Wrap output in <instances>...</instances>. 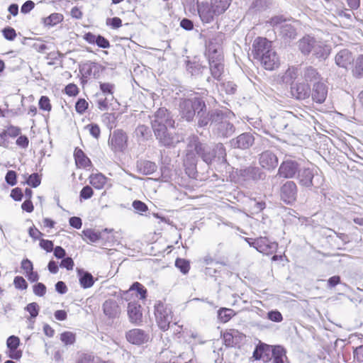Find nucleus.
I'll return each mask as SVG.
<instances>
[{
	"label": "nucleus",
	"mask_w": 363,
	"mask_h": 363,
	"mask_svg": "<svg viewBox=\"0 0 363 363\" xmlns=\"http://www.w3.org/2000/svg\"><path fill=\"white\" fill-rule=\"evenodd\" d=\"M84 40L89 44L96 45L99 48L106 49L111 45L108 39L101 35H95L91 32L86 33L83 37Z\"/></svg>",
	"instance_id": "cd10ccee"
},
{
	"label": "nucleus",
	"mask_w": 363,
	"mask_h": 363,
	"mask_svg": "<svg viewBox=\"0 0 363 363\" xmlns=\"http://www.w3.org/2000/svg\"><path fill=\"white\" fill-rule=\"evenodd\" d=\"M33 293L35 295L42 297L46 294V286L41 282H37L33 286Z\"/></svg>",
	"instance_id": "680f3d73"
},
{
	"label": "nucleus",
	"mask_w": 363,
	"mask_h": 363,
	"mask_svg": "<svg viewBox=\"0 0 363 363\" xmlns=\"http://www.w3.org/2000/svg\"><path fill=\"white\" fill-rule=\"evenodd\" d=\"M297 186L293 181H287L281 187V199L286 204L294 203L297 198Z\"/></svg>",
	"instance_id": "6ab92c4d"
},
{
	"label": "nucleus",
	"mask_w": 363,
	"mask_h": 363,
	"mask_svg": "<svg viewBox=\"0 0 363 363\" xmlns=\"http://www.w3.org/2000/svg\"><path fill=\"white\" fill-rule=\"evenodd\" d=\"M335 64L342 68L347 69L349 65L354 61L352 53L348 49L340 50L335 55Z\"/></svg>",
	"instance_id": "bb28decb"
},
{
	"label": "nucleus",
	"mask_w": 363,
	"mask_h": 363,
	"mask_svg": "<svg viewBox=\"0 0 363 363\" xmlns=\"http://www.w3.org/2000/svg\"><path fill=\"white\" fill-rule=\"evenodd\" d=\"M60 340L65 346L72 345L76 342V334L65 331L60 334Z\"/></svg>",
	"instance_id": "09e8293b"
},
{
	"label": "nucleus",
	"mask_w": 363,
	"mask_h": 363,
	"mask_svg": "<svg viewBox=\"0 0 363 363\" xmlns=\"http://www.w3.org/2000/svg\"><path fill=\"white\" fill-rule=\"evenodd\" d=\"M316 40L310 35H306L298 40V49L304 55H308L312 52Z\"/></svg>",
	"instance_id": "7c9ffc66"
},
{
	"label": "nucleus",
	"mask_w": 363,
	"mask_h": 363,
	"mask_svg": "<svg viewBox=\"0 0 363 363\" xmlns=\"http://www.w3.org/2000/svg\"><path fill=\"white\" fill-rule=\"evenodd\" d=\"M105 67L98 62H88L84 63L79 68V72L82 74V83H86L90 77L99 79Z\"/></svg>",
	"instance_id": "f8f14e48"
},
{
	"label": "nucleus",
	"mask_w": 363,
	"mask_h": 363,
	"mask_svg": "<svg viewBox=\"0 0 363 363\" xmlns=\"http://www.w3.org/2000/svg\"><path fill=\"white\" fill-rule=\"evenodd\" d=\"M225 113L222 111V116L217 122H214L211 128L212 133L217 138L225 139L232 136L235 132V125L225 118Z\"/></svg>",
	"instance_id": "6e6552de"
},
{
	"label": "nucleus",
	"mask_w": 363,
	"mask_h": 363,
	"mask_svg": "<svg viewBox=\"0 0 363 363\" xmlns=\"http://www.w3.org/2000/svg\"><path fill=\"white\" fill-rule=\"evenodd\" d=\"M132 291H136L137 294L140 296V298L142 300L145 299L147 297V291L146 288L140 282L135 281L130 285L128 290L123 291V298L127 301L129 294Z\"/></svg>",
	"instance_id": "f704fd0d"
},
{
	"label": "nucleus",
	"mask_w": 363,
	"mask_h": 363,
	"mask_svg": "<svg viewBox=\"0 0 363 363\" xmlns=\"http://www.w3.org/2000/svg\"><path fill=\"white\" fill-rule=\"evenodd\" d=\"M127 313L129 320L131 323L139 325L142 322L143 313L141 311V306L138 302H129L128 304Z\"/></svg>",
	"instance_id": "b1692460"
},
{
	"label": "nucleus",
	"mask_w": 363,
	"mask_h": 363,
	"mask_svg": "<svg viewBox=\"0 0 363 363\" xmlns=\"http://www.w3.org/2000/svg\"><path fill=\"white\" fill-rule=\"evenodd\" d=\"M271 357L273 363H284V359H287L286 350L280 345H272Z\"/></svg>",
	"instance_id": "c9c22d12"
},
{
	"label": "nucleus",
	"mask_w": 363,
	"mask_h": 363,
	"mask_svg": "<svg viewBox=\"0 0 363 363\" xmlns=\"http://www.w3.org/2000/svg\"><path fill=\"white\" fill-rule=\"evenodd\" d=\"M94 191L90 186H84L79 193L80 199L87 200L92 197Z\"/></svg>",
	"instance_id": "338daca9"
},
{
	"label": "nucleus",
	"mask_w": 363,
	"mask_h": 363,
	"mask_svg": "<svg viewBox=\"0 0 363 363\" xmlns=\"http://www.w3.org/2000/svg\"><path fill=\"white\" fill-rule=\"evenodd\" d=\"M128 135L122 129H116L110 133L108 145L115 154L123 152L128 146Z\"/></svg>",
	"instance_id": "1a4fd4ad"
},
{
	"label": "nucleus",
	"mask_w": 363,
	"mask_h": 363,
	"mask_svg": "<svg viewBox=\"0 0 363 363\" xmlns=\"http://www.w3.org/2000/svg\"><path fill=\"white\" fill-rule=\"evenodd\" d=\"M206 55L208 57L209 69L213 79L220 81L224 70L223 57L211 42L206 48Z\"/></svg>",
	"instance_id": "20e7f679"
},
{
	"label": "nucleus",
	"mask_w": 363,
	"mask_h": 363,
	"mask_svg": "<svg viewBox=\"0 0 363 363\" xmlns=\"http://www.w3.org/2000/svg\"><path fill=\"white\" fill-rule=\"evenodd\" d=\"M231 0H211L212 6L218 16L223 13L229 7Z\"/></svg>",
	"instance_id": "a19ab883"
},
{
	"label": "nucleus",
	"mask_w": 363,
	"mask_h": 363,
	"mask_svg": "<svg viewBox=\"0 0 363 363\" xmlns=\"http://www.w3.org/2000/svg\"><path fill=\"white\" fill-rule=\"evenodd\" d=\"M74 157L77 167H87L91 164L90 159L85 155L83 150L79 147L75 148Z\"/></svg>",
	"instance_id": "e433bc0d"
},
{
	"label": "nucleus",
	"mask_w": 363,
	"mask_h": 363,
	"mask_svg": "<svg viewBox=\"0 0 363 363\" xmlns=\"http://www.w3.org/2000/svg\"><path fill=\"white\" fill-rule=\"evenodd\" d=\"M267 70H274L279 65V59L277 52L272 49L267 55L258 60Z\"/></svg>",
	"instance_id": "a878e982"
},
{
	"label": "nucleus",
	"mask_w": 363,
	"mask_h": 363,
	"mask_svg": "<svg viewBox=\"0 0 363 363\" xmlns=\"http://www.w3.org/2000/svg\"><path fill=\"white\" fill-rule=\"evenodd\" d=\"M155 315L159 328L162 331L169 328L172 320V308L159 301L155 304Z\"/></svg>",
	"instance_id": "0eeeda50"
},
{
	"label": "nucleus",
	"mask_w": 363,
	"mask_h": 363,
	"mask_svg": "<svg viewBox=\"0 0 363 363\" xmlns=\"http://www.w3.org/2000/svg\"><path fill=\"white\" fill-rule=\"evenodd\" d=\"M2 35L4 38L9 41H13L16 37V30L11 27V26H6L1 30Z\"/></svg>",
	"instance_id": "5fc2aeb1"
},
{
	"label": "nucleus",
	"mask_w": 363,
	"mask_h": 363,
	"mask_svg": "<svg viewBox=\"0 0 363 363\" xmlns=\"http://www.w3.org/2000/svg\"><path fill=\"white\" fill-rule=\"evenodd\" d=\"M138 172L143 175H150L156 172L157 166L151 161L140 160L136 163Z\"/></svg>",
	"instance_id": "2f4dec72"
},
{
	"label": "nucleus",
	"mask_w": 363,
	"mask_h": 363,
	"mask_svg": "<svg viewBox=\"0 0 363 363\" xmlns=\"http://www.w3.org/2000/svg\"><path fill=\"white\" fill-rule=\"evenodd\" d=\"M237 175L240 181L245 185L257 184L266 179L267 174L263 169L255 165L242 167L237 169Z\"/></svg>",
	"instance_id": "39448f33"
},
{
	"label": "nucleus",
	"mask_w": 363,
	"mask_h": 363,
	"mask_svg": "<svg viewBox=\"0 0 363 363\" xmlns=\"http://www.w3.org/2000/svg\"><path fill=\"white\" fill-rule=\"evenodd\" d=\"M133 208L135 210L137 213L143 214L148 210L147 206L140 200H135L132 203Z\"/></svg>",
	"instance_id": "0e129e2a"
},
{
	"label": "nucleus",
	"mask_w": 363,
	"mask_h": 363,
	"mask_svg": "<svg viewBox=\"0 0 363 363\" xmlns=\"http://www.w3.org/2000/svg\"><path fill=\"white\" fill-rule=\"evenodd\" d=\"M268 0H254L251 6L252 9L257 11H265L268 8Z\"/></svg>",
	"instance_id": "6e6d98bb"
},
{
	"label": "nucleus",
	"mask_w": 363,
	"mask_h": 363,
	"mask_svg": "<svg viewBox=\"0 0 363 363\" xmlns=\"http://www.w3.org/2000/svg\"><path fill=\"white\" fill-rule=\"evenodd\" d=\"M104 315L108 318L113 320L118 318L121 314V308L116 301L108 299L102 305Z\"/></svg>",
	"instance_id": "393cba45"
},
{
	"label": "nucleus",
	"mask_w": 363,
	"mask_h": 363,
	"mask_svg": "<svg viewBox=\"0 0 363 363\" xmlns=\"http://www.w3.org/2000/svg\"><path fill=\"white\" fill-rule=\"evenodd\" d=\"M77 272L81 287L89 289L94 284V278L90 272L81 268H77Z\"/></svg>",
	"instance_id": "c756f323"
},
{
	"label": "nucleus",
	"mask_w": 363,
	"mask_h": 363,
	"mask_svg": "<svg viewBox=\"0 0 363 363\" xmlns=\"http://www.w3.org/2000/svg\"><path fill=\"white\" fill-rule=\"evenodd\" d=\"M135 135L140 140H147L151 136V131L145 125H140L135 129Z\"/></svg>",
	"instance_id": "49530a36"
},
{
	"label": "nucleus",
	"mask_w": 363,
	"mask_h": 363,
	"mask_svg": "<svg viewBox=\"0 0 363 363\" xmlns=\"http://www.w3.org/2000/svg\"><path fill=\"white\" fill-rule=\"evenodd\" d=\"M20 345V339L16 335H11L6 340V346L8 350L18 349Z\"/></svg>",
	"instance_id": "bf43d9fd"
},
{
	"label": "nucleus",
	"mask_w": 363,
	"mask_h": 363,
	"mask_svg": "<svg viewBox=\"0 0 363 363\" xmlns=\"http://www.w3.org/2000/svg\"><path fill=\"white\" fill-rule=\"evenodd\" d=\"M298 75V69L295 67H289L281 77V81L283 84H294L295 79Z\"/></svg>",
	"instance_id": "4c0bfd02"
},
{
	"label": "nucleus",
	"mask_w": 363,
	"mask_h": 363,
	"mask_svg": "<svg viewBox=\"0 0 363 363\" xmlns=\"http://www.w3.org/2000/svg\"><path fill=\"white\" fill-rule=\"evenodd\" d=\"M88 102L82 98L78 99L75 103V110L79 114H83L88 108Z\"/></svg>",
	"instance_id": "4d7b16f0"
},
{
	"label": "nucleus",
	"mask_w": 363,
	"mask_h": 363,
	"mask_svg": "<svg viewBox=\"0 0 363 363\" xmlns=\"http://www.w3.org/2000/svg\"><path fill=\"white\" fill-rule=\"evenodd\" d=\"M352 67V74L354 77L361 79L363 77V54L359 55L354 61Z\"/></svg>",
	"instance_id": "58836bf2"
},
{
	"label": "nucleus",
	"mask_w": 363,
	"mask_h": 363,
	"mask_svg": "<svg viewBox=\"0 0 363 363\" xmlns=\"http://www.w3.org/2000/svg\"><path fill=\"white\" fill-rule=\"evenodd\" d=\"M312 53L318 59L325 60L330 53V48L328 45L320 41L315 42Z\"/></svg>",
	"instance_id": "72a5a7b5"
},
{
	"label": "nucleus",
	"mask_w": 363,
	"mask_h": 363,
	"mask_svg": "<svg viewBox=\"0 0 363 363\" xmlns=\"http://www.w3.org/2000/svg\"><path fill=\"white\" fill-rule=\"evenodd\" d=\"M101 94L96 93V96L98 97L96 100L97 107L99 110L104 111H107L108 109V104L112 100L109 96H104V97L101 96Z\"/></svg>",
	"instance_id": "8fccbe9b"
},
{
	"label": "nucleus",
	"mask_w": 363,
	"mask_h": 363,
	"mask_svg": "<svg viewBox=\"0 0 363 363\" xmlns=\"http://www.w3.org/2000/svg\"><path fill=\"white\" fill-rule=\"evenodd\" d=\"M185 65L186 72L194 78L201 77L203 71L206 69V66H203L195 59L191 60L187 57V60L185 61Z\"/></svg>",
	"instance_id": "c85d7f7f"
},
{
	"label": "nucleus",
	"mask_w": 363,
	"mask_h": 363,
	"mask_svg": "<svg viewBox=\"0 0 363 363\" xmlns=\"http://www.w3.org/2000/svg\"><path fill=\"white\" fill-rule=\"evenodd\" d=\"M188 140V147L193 150L206 164L210 165L213 162L223 165L228 164L226 149L223 143L209 145L202 143L195 135H191Z\"/></svg>",
	"instance_id": "f257e3e1"
},
{
	"label": "nucleus",
	"mask_w": 363,
	"mask_h": 363,
	"mask_svg": "<svg viewBox=\"0 0 363 363\" xmlns=\"http://www.w3.org/2000/svg\"><path fill=\"white\" fill-rule=\"evenodd\" d=\"M125 338L129 343L140 346L149 341L150 335L149 333L144 330L134 328L125 333Z\"/></svg>",
	"instance_id": "dca6fc26"
},
{
	"label": "nucleus",
	"mask_w": 363,
	"mask_h": 363,
	"mask_svg": "<svg viewBox=\"0 0 363 363\" xmlns=\"http://www.w3.org/2000/svg\"><path fill=\"white\" fill-rule=\"evenodd\" d=\"M153 131L174 127V120L166 108H160L151 117Z\"/></svg>",
	"instance_id": "423d86ee"
},
{
	"label": "nucleus",
	"mask_w": 363,
	"mask_h": 363,
	"mask_svg": "<svg viewBox=\"0 0 363 363\" xmlns=\"http://www.w3.org/2000/svg\"><path fill=\"white\" fill-rule=\"evenodd\" d=\"M26 183L32 188H37L41 183L40 176L38 173H33L28 176Z\"/></svg>",
	"instance_id": "864d4df0"
},
{
	"label": "nucleus",
	"mask_w": 363,
	"mask_h": 363,
	"mask_svg": "<svg viewBox=\"0 0 363 363\" xmlns=\"http://www.w3.org/2000/svg\"><path fill=\"white\" fill-rule=\"evenodd\" d=\"M235 314L233 309L221 308L218 311V318L220 322L225 323L228 322Z\"/></svg>",
	"instance_id": "c03bdc74"
},
{
	"label": "nucleus",
	"mask_w": 363,
	"mask_h": 363,
	"mask_svg": "<svg viewBox=\"0 0 363 363\" xmlns=\"http://www.w3.org/2000/svg\"><path fill=\"white\" fill-rule=\"evenodd\" d=\"M206 108L203 96L194 94L189 98H182L179 103V114L184 120L192 122L199 111Z\"/></svg>",
	"instance_id": "f03ea898"
},
{
	"label": "nucleus",
	"mask_w": 363,
	"mask_h": 363,
	"mask_svg": "<svg viewBox=\"0 0 363 363\" xmlns=\"http://www.w3.org/2000/svg\"><path fill=\"white\" fill-rule=\"evenodd\" d=\"M82 233L90 242H96L101 239V233L99 231H95L91 228L84 229L82 231Z\"/></svg>",
	"instance_id": "de8ad7c7"
},
{
	"label": "nucleus",
	"mask_w": 363,
	"mask_h": 363,
	"mask_svg": "<svg viewBox=\"0 0 363 363\" xmlns=\"http://www.w3.org/2000/svg\"><path fill=\"white\" fill-rule=\"evenodd\" d=\"M89 179V183L96 189H103L107 180V178L101 173L91 174Z\"/></svg>",
	"instance_id": "79ce46f5"
},
{
	"label": "nucleus",
	"mask_w": 363,
	"mask_h": 363,
	"mask_svg": "<svg viewBox=\"0 0 363 363\" xmlns=\"http://www.w3.org/2000/svg\"><path fill=\"white\" fill-rule=\"evenodd\" d=\"M298 184L308 189H318L324 183L323 177L318 172L317 168H300L297 174Z\"/></svg>",
	"instance_id": "7ed1b4c3"
},
{
	"label": "nucleus",
	"mask_w": 363,
	"mask_h": 363,
	"mask_svg": "<svg viewBox=\"0 0 363 363\" xmlns=\"http://www.w3.org/2000/svg\"><path fill=\"white\" fill-rule=\"evenodd\" d=\"M280 35L285 43H289L296 39L297 33L296 28L291 24L281 25L279 27Z\"/></svg>",
	"instance_id": "473e14b6"
},
{
	"label": "nucleus",
	"mask_w": 363,
	"mask_h": 363,
	"mask_svg": "<svg viewBox=\"0 0 363 363\" xmlns=\"http://www.w3.org/2000/svg\"><path fill=\"white\" fill-rule=\"evenodd\" d=\"M303 78L308 82H319L320 75L318 72L317 69L311 66L307 67L304 69L303 72Z\"/></svg>",
	"instance_id": "ea45409f"
},
{
	"label": "nucleus",
	"mask_w": 363,
	"mask_h": 363,
	"mask_svg": "<svg viewBox=\"0 0 363 363\" xmlns=\"http://www.w3.org/2000/svg\"><path fill=\"white\" fill-rule=\"evenodd\" d=\"M272 345L259 342V343L255 346L252 353V358H254L255 360L262 359L265 362H269L272 359Z\"/></svg>",
	"instance_id": "5701e85b"
},
{
	"label": "nucleus",
	"mask_w": 363,
	"mask_h": 363,
	"mask_svg": "<svg viewBox=\"0 0 363 363\" xmlns=\"http://www.w3.org/2000/svg\"><path fill=\"white\" fill-rule=\"evenodd\" d=\"M13 285L16 289L20 290H26L28 284L26 279L21 276H16L13 279Z\"/></svg>",
	"instance_id": "052dcab7"
},
{
	"label": "nucleus",
	"mask_w": 363,
	"mask_h": 363,
	"mask_svg": "<svg viewBox=\"0 0 363 363\" xmlns=\"http://www.w3.org/2000/svg\"><path fill=\"white\" fill-rule=\"evenodd\" d=\"M290 94L298 101L307 99L311 96V86L306 82H295L290 86Z\"/></svg>",
	"instance_id": "a211bd4d"
},
{
	"label": "nucleus",
	"mask_w": 363,
	"mask_h": 363,
	"mask_svg": "<svg viewBox=\"0 0 363 363\" xmlns=\"http://www.w3.org/2000/svg\"><path fill=\"white\" fill-rule=\"evenodd\" d=\"M38 106L40 109L43 111H50L52 109L50 99L47 96H40L38 101Z\"/></svg>",
	"instance_id": "13d9d810"
},
{
	"label": "nucleus",
	"mask_w": 363,
	"mask_h": 363,
	"mask_svg": "<svg viewBox=\"0 0 363 363\" xmlns=\"http://www.w3.org/2000/svg\"><path fill=\"white\" fill-rule=\"evenodd\" d=\"M272 50V42L266 38L258 37L253 42L252 54L256 60H259Z\"/></svg>",
	"instance_id": "f3484780"
},
{
	"label": "nucleus",
	"mask_w": 363,
	"mask_h": 363,
	"mask_svg": "<svg viewBox=\"0 0 363 363\" xmlns=\"http://www.w3.org/2000/svg\"><path fill=\"white\" fill-rule=\"evenodd\" d=\"M222 116V111L219 109H213L207 111V107L199 111L195 118L197 120V128H205L209 123L212 126L214 122H217Z\"/></svg>",
	"instance_id": "9d476101"
},
{
	"label": "nucleus",
	"mask_w": 363,
	"mask_h": 363,
	"mask_svg": "<svg viewBox=\"0 0 363 363\" xmlns=\"http://www.w3.org/2000/svg\"><path fill=\"white\" fill-rule=\"evenodd\" d=\"M299 170L300 164L296 160L287 159L280 164L277 176L279 178L292 179L298 174Z\"/></svg>",
	"instance_id": "9b49d317"
},
{
	"label": "nucleus",
	"mask_w": 363,
	"mask_h": 363,
	"mask_svg": "<svg viewBox=\"0 0 363 363\" xmlns=\"http://www.w3.org/2000/svg\"><path fill=\"white\" fill-rule=\"evenodd\" d=\"M25 310L29 313L30 319H34L38 315L40 307L37 303L32 302L25 307Z\"/></svg>",
	"instance_id": "603ef678"
},
{
	"label": "nucleus",
	"mask_w": 363,
	"mask_h": 363,
	"mask_svg": "<svg viewBox=\"0 0 363 363\" xmlns=\"http://www.w3.org/2000/svg\"><path fill=\"white\" fill-rule=\"evenodd\" d=\"M86 128L89 130L90 135L95 139H99L101 134V130L98 124L90 123L86 126Z\"/></svg>",
	"instance_id": "e2e57ef3"
},
{
	"label": "nucleus",
	"mask_w": 363,
	"mask_h": 363,
	"mask_svg": "<svg viewBox=\"0 0 363 363\" xmlns=\"http://www.w3.org/2000/svg\"><path fill=\"white\" fill-rule=\"evenodd\" d=\"M42 20L45 26L52 27L63 20V16L58 13H53Z\"/></svg>",
	"instance_id": "37998d69"
},
{
	"label": "nucleus",
	"mask_w": 363,
	"mask_h": 363,
	"mask_svg": "<svg viewBox=\"0 0 363 363\" xmlns=\"http://www.w3.org/2000/svg\"><path fill=\"white\" fill-rule=\"evenodd\" d=\"M258 162L261 166L260 168L272 172L277 167L279 159L272 151L265 150L258 155Z\"/></svg>",
	"instance_id": "4468645a"
},
{
	"label": "nucleus",
	"mask_w": 363,
	"mask_h": 363,
	"mask_svg": "<svg viewBox=\"0 0 363 363\" xmlns=\"http://www.w3.org/2000/svg\"><path fill=\"white\" fill-rule=\"evenodd\" d=\"M267 318L275 323H280L283 320L281 313L277 310H272L267 313Z\"/></svg>",
	"instance_id": "774afa93"
},
{
	"label": "nucleus",
	"mask_w": 363,
	"mask_h": 363,
	"mask_svg": "<svg viewBox=\"0 0 363 363\" xmlns=\"http://www.w3.org/2000/svg\"><path fill=\"white\" fill-rule=\"evenodd\" d=\"M154 133L159 143L167 147H174L179 141V138L175 135L169 132L167 128L155 130Z\"/></svg>",
	"instance_id": "aec40b11"
},
{
	"label": "nucleus",
	"mask_w": 363,
	"mask_h": 363,
	"mask_svg": "<svg viewBox=\"0 0 363 363\" xmlns=\"http://www.w3.org/2000/svg\"><path fill=\"white\" fill-rule=\"evenodd\" d=\"M196 9L199 16L203 23H210L214 21L216 17L218 16L208 1H197Z\"/></svg>",
	"instance_id": "2eb2a0df"
},
{
	"label": "nucleus",
	"mask_w": 363,
	"mask_h": 363,
	"mask_svg": "<svg viewBox=\"0 0 363 363\" xmlns=\"http://www.w3.org/2000/svg\"><path fill=\"white\" fill-rule=\"evenodd\" d=\"M175 266L184 274H187L190 269L189 262L185 259L182 258H177L175 260Z\"/></svg>",
	"instance_id": "3c124183"
},
{
	"label": "nucleus",
	"mask_w": 363,
	"mask_h": 363,
	"mask_svg": "<svg viewBox=\"0 0 363 363\" xmlns=\"http://www.w3.org/2000/svg\"><path fill=\"white\" fill-rule=\"evenodd\" d=\"M114 88L115 85L109 82H99L100 94L103 96H109L111 100L114 99Z\"/></svg>",
	"instance_id": "a18cd8bd"
},
{
	"label": "nucleus",
	"mask_w": 363,
	"mask_h": 363,
	"mask_svg": "<svg viewBox=\"0 0 363 363\" xmlns=\"http://www.w3.org/2000/svg\"><path fill=\"white\" fill-rule=\"evenodd\" d=\"M278 248V243L269 240L267 237L257 238V251L259 252L269 255L276 252Z\"/></svg>",
	"instance_id": "4be33fe9"
},
{
	"label": "nucleus",
	"mask_w": 363,
	"mask_h": 363,
	"mask_svg": "<svg viewBox=\"0 0 363 363\" xmlns=\"http://www.w3.org/2000/svg\"><path fill=\"white\" fill-rule=\"evenodd\" d=\"M5 181L10 186H15L17 183L16 172L13 170H9L6 174Z\"/></svg>",
	"instance_id": "69168bd1"
},
{
	"label": "nucleus",
	"mask_w": 363,
	"mask_h": 363,
	"mask_svg": "<svg viewBox=\"0 0 363 363\" xmlns=\"http://www.w3.org/2000/svg\"><path fill=\"white\" fill-rule=\"evenodd\" d=\"M311 96L313 102L321 104L325 102L328 96V86L320 82L313 83L311 89Z\"/></svg>",
	"instance_id": "412c9836"
},
{
	"label": "nucleus",
	"mask_w": 363,
	"mask_h": 363,
	"mask_svg": "<svg viewBox=\"0 0 363 363\" xmlns=\"http://www.w3.org/2000/svg\"><path fill=\"white\" fill-rule=\"evenodd\" d=\"M254 143L255 137L250 132L242 133L229 141L230 147L242 150L250 149Z\"/></svg>",
	"instance_id": "ddd939ff"
}]
</instances>
